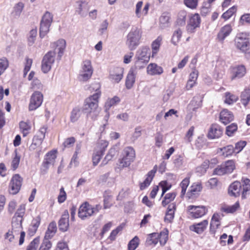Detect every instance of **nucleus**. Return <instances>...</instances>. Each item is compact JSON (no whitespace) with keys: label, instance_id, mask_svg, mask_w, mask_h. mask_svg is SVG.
I'll return each mask as SVG.
<instances>
[{"label":"nucleus","instance_id":"f257e3e1","mask_svg":"<svg viewBox=\"0 0 250 250\" xmlns=\"http://www.w3.org/2000/svg\"><path fill=\"white\" fill-rule=\"evenodd\" d=\"M95 85L96 89L95 93L84 100L82 109L83 112L86 113L87 116L90 117L93 120H95L99 114L98 103L99 99L101 95L99 90L100 85L96 83Z\"/></svg>","mask_w":250,"mask_h":250},{"label":"nucleus","instance_id":"f03ea898","mask_svg":"<svg viewBox=\"0 0 250 250\" xmlns=\"http://www.w3.org/2000/svg\"><path fill=\"white\" fill-rule=\"evenodd\" d=\"M234 44L237 49L245 54L247 59H250V42L248 34H237L234 39Z\"/></svg>","mask_w":250,"mask_h":250},{"label":"nucleus","instance_id":"7ed1b4c3","mask_svg":"<svg viewBox=\"0 0 250 250\" xmlns=\"http://www.w3.org/2000/svg\"><path fill=\"white\" fill-rule=\"evenodd\" d=\"M142 31L137 27H133L126 37L125 44L130 50L135 49L140 44Z\"/></svg>","mask_w":250,"mask_h":250},{"label":"nucleus","instance_id":"20e7f679","mask_svg":"<svg viewBox=\"0 0 250 250\" xmlns=\"http://www.w3.org/2000/svg\"><path fill=\"white\" fill-rule=\"evenodd\" d=\"M102 208L100 205H96L93 207L88 202H85L81 205L78 211L79 217L85 220L93 215L97 214Z\"/></svg>","mask_w":250,"mask_h":250},{"label":"nucleus","instance_id":"39448f33","mask_svg":"<svg viewBox=\"0 0 250 250\" xmlns=\"http://www.w3.org/2000/svg\"><path fill=\"white\" fill-rule=\"evenodd\" d=\"M93 72V69L91 61L89 60L83 61L81 69L78 76L79 81L83 82L87 81L91 78Z\"/></svg>","mask_w":250,"mask_h":250},{"label":"nucleus","instance_id":"423d86ee","mask_svg":"<svg viewBox=\"0 0 250 250\" xmlns=\"http://www.w3.org/2000/svg\"><path fill=\"white\" fill-rule=\"evenodd\" d=\"M122 156V158L119 160L120 166L122 167H128L135 159V150L132 147H126L124 149Z\"/></svg>","mask_w":250,"mask_h":250},{"label":"nucleus","instance_id":"0eeeda50","mask_svg":"<svg viewBox=\"0 0 250 250\" xmlns=\"http://www.w3.org/2000/svg\"><path fill=\"white\" fill-rule=\"evenodd\" d=\"M167 238L168 231L167 229L161 232L160 234L157 233H153L148 236L146 240V244L147 246L156 245L158 243L159 238L160 244L164 245L167 241Z\"/></svg>","mask_w":250,"mask_h":250},{"label":"nucleus","instance_id":"6e6552de","mask_svg":"<svg viewBox=\"0 0 250 250\" xmlns=\"http://www.w3.org/2000/svg\"><path fill=\"white\" fill-rule=\"evenodd\" d=\"M108 146V142L105 140H100L97 143L92 156L94 166L99 163Z\"/></svg>","mask_w":250,"mask_h":250},{"label":"nucleus","instance_id":"1a4fd4ad","mask_svg":"<svg viewBox=\"0 0 250 250\" xmlns=\"http://www.w3.org/2000/svg\"><path fill=\"white\" fill-rule=\"evenodd\" d=\"M55 51H48L43 56L41 65V69L43 73H47L50 71L55 62Z\"/></svg>","mask_w":250,"mask_h":250},{"label":"nucleus","instance_id":"9d476101","mask_svg":"<svg viewBox=\"0 0 250 250\" xmlns=\"http://www.w3.org/2000/svg\"><path fill=\"white\" fill-rule=\"evenodd\" d=\"M22 219L20 218H13L12 221V229L9 230L12 233L17 236L20 234L19 245H21L24 241L25 233L22 231Z\"/></svg>","mask_w":250,"mask_h":250},{"label":"nucleus","instance_id":"9b49d317","mask_svg":"<svg viewBox=\"0 0 250 250\" xmlns=\"http://www.w3.org/2000/svg\"><path fill=\"white\" fill-rule=\"evenodd\" d=\"M56 150H51L48 152L45 156L44 161L41 167V174H45L50 165H53L56 158Z\"/></svg>","mask_w":250,"mask_h":250},{"label":"nucleus","instance_id":"f8f14e48","mask_svg":"<svg viewBox=\"0 0 250 250\" xmlns=\"http://www.w3.org/2000/svg\"><path fill=\"white\" fill-rule=\"evenodd\" d=\"M22 178L19 174H16L13 176L9 185V193L15 195L17 194L21 187Z\"/></svg>","mask_w":250,"mask_h":250},{"label":"nucleus","instance_id":"ddd939ff","mask_svg":"<svg viewBox=\"0 0 250 250\" xmlns=\"http://www.w3.org/2000/svg\"><path fill=\"white\" fill-rule=\"evenodd\" d=\"M135 58L137 59L136 64L139 63L145 64L148 62L150 59V50L148 47H143L139 49L136 53Z\"/></svg>","mask_w":250,"mask_h":250},{"label":"nucleus","instance_id":"4468645a","mask_svg":"<svg viewBox=\"0 0 250 250\" xmlns=\"http://www.w3.org/2000/svg\"><path fill=\"white\" fill-rule=\"evenodd\" d=\"M43 101V95L41 92L36 91L32 95L29 105V110H34L40 107Z\"/></svg>","mask_w":250,"mask_h":250},{"label":"nucleus","instance_id":"2eb2a0df","mask_svg":"<svg viewBox=\"0 0 250 250\" xmlns=\"http://www.w3.org/2000/svg\"><path fill=\"white\" fill-rule=\"evenodd\" d=\"M200 22L201 19L199 14H195L191 16L186 27L188 32L189 33H194L195 29L199 27Z\"/></svg>","mask_w":250,"mask_h":250},{"label":"nucleus","instance_id":"dca6fc26","mask_svg":"<svg viewBox=\"0 0 250 250\" xmlns=\"http://www.w3.org/2000/svg\"><path fill=\"white\" fill-rule=\"evenodd\" d=\"M187 209L191 217L194 218L201 217L207 212V209L205 206L190 205L188 207Z\"/></svg>","mask_w":250,"mask_h":250},{"label":"nucleus","instance_id":"f3484780","mask_svg":"<svg viewBox=\"0 0 250 250\" xmlns=\"http://www.w3.org/2000/svg\"><path fill=\"white\" fill-rule=\"evenodd\" d=\"M52 48H54L55 50L53 51L57 53V60L60 61L64 53V50L66 47V42L63 39H60L56 42L51 44Z\"/></svg>","mask_w":250,"mask_h":250},{"label":"nucleus","instance_id":"a211bd4d","mask_svg":"<svg viewBox=\"0 0 250 250\" xmlns=\"http://www.w3.org/2000/svg\"><path fill=\"white\" fill-rule=\"evenodd\" d=\"M246 73V69L244 65H239L231 69L230 79L234 80L243 77Z\"/></svg>","mask_w":250,"mask_h":250},{"label":"nucleus","instance_id":"6ab92c4d","mask_svg":"<svg viewBox=\"0 0 250 250\" xmlns=\"http://www.w3.org/2000/svg\"><path fill=\"white\" fill-rule=\"evenodd\" d=\"M124 69L122 67H116L111 71L109 79L115 83H118L123 77Z\"/></svg>","mask_w":250,"mask_h":250},{"label":"nucleus","instance_id":"aec40b11","mask_svg":"<svg viewBox=\"0 0 250 250\" xmlns=\"http://www.w3.org/2000/svg\"><path fill=\"white\" fill-rule=\"evenodd\" d=\"M232 31L231 26L228 24L221 28L217 34V39L219 42H223L229 36Z\"/></svg>","mask_w":250,"mask_h":250},{"label":"nucleus","instance_id":"412c9836","mask_svg":"<svg viewBox=\"0 0 250 250\" xmlns=\"http://www.w3.org/2000/svg\"><path fill=\"white\" fill-rule=\"evenodd\" d=\"M223 133L222 128L218 125H212L208 131V136L210 139L218 138Z\"/></svg>","mask_w":250,"mask_h":250},{"label":"nucleus","instance_id":"4be33fe9","mask_svg":"<svg viewBox=\"0 0 250 250\" xmlns=\"http://www.w3.org/2000/svg\"><path fill=\"white\" fill-rule=\"evenodd\" d=\"M136 74V68H131L126 77L125 82V85L127 89H130L133 86L135 83Z\"/></svg>","mask_w":250,"mask_h":250},{"label":"nucleus","instance_id":"5701e85b","mask_svg":"<svg viewBox=\"0 0 250 250\" xmlns=\"http://www.w3.org/2000/svg\"><path fill=\"white\" fill-rule=\"evenodd\" d=\"M119 149L117 146H114L108 150V153L105 156L104 159L101 164V166L106 165L108 162L111 160L118 154Z\"/></svg>","mask_w":250,"mask_h":250},{"label":"nucleus","instance_id":"b1692460","mask_svg":"<svg viewBox=\"0 0 250 250\" xmlns=\"http://www.w3.org/2000/svg\"><path fill=\"white\" fill-rule=\"evenodd\" d=\"M143 4V1H140L138 2L136 5L135 14L136 16L139 18H141L142 16L147 15L149 10L150 5L148 3H146L145 4L142 11H141V9L142 7Z\"/></svg>","mask_w":250,"mask_h":250},{"label":"nucleus","instance_id":"393cba45","mask_svg":"<svg viewBox=\"0 0 250 250\" xmlns=\"http://www.w3.org/2000/svg\"><path fill=\"white\" fill-rule=\"evenodd\" d=\"M24 7V4L22 2H19L15 4L11 13V17L13 19H18L20 18Z\"/></svg>","mask_w":250,"mask_h":250},{"label":"nucleus","instance_id":"a878e982","mask_svg":"<svg viewBox=\"0 0 250 250\" xmlns=\"http://www.w3.org/2000/svg\"><path fill=\"white\" fill-rule=\"evenodd\" d=\"M147 73L150 75H160L163 73V68L155 63L149 64L147 67Z\"/></svg>","mask_w":250,"mask_h":250},{"label":"nucleus","instance_id":"bb28decb","mask_svg":"<svg viewBox=\"0 0 250 250\" xmlns=\"http://www.w3.org/2000/svg\"><path fill=\"white\" fill-rule=\"evenodd\" d=\"M176 209V204L174 203L169 204L166 212L165 221L167 223H171L174 219L175 212Z\"/></svg>","mask_w":250,"mask_h":250},{"label":"nucleus","instance_id":"cd10ccee","mask_svg":"<svg viewBox=\"0 0 250 250\" xmlns=\"http://www.w3.org/2000/svg\"><path fill=\"white\" fill-rule=\"evenodd\" d=\"M242 188L240 182L235 181L232 183L229 188V193L231 196L237 197L240 195Z\"/></svg>","mask_w":250,"mask_h":250},{"label":"nucleus","instance_id":"c85d7f7f","mask_svg":"<svg viewBox=\"0 0 250 250\" xmlns=\"http://www.w3.org/2000/svg\"><path fill=\"white\" fill-rule=\"evenodd\" d=\"M68 219V212L67 211H65L59 221V228L62 231L64 232L68 229L69 227Z\"/></svg>","mask_w":250,"mask_h":250},{"label":"nucleus","instance_id":"c756f323","mask_svg":"<svg viewBox=\"0 0 250 250\" xmlns=\"http://www.w3.org/2000/svg\"><path fill=\"white\" fill-rule=\"evenodd\" d=\"M202 187L200 183H193L189 188L188 191L187 192V196L188 198H192L194 196L198 195L201 191Z\"/></svg>","mask_w":250,"mask_h":250},{"label":"nucleus","instance_id":"7c9ffc66","mask_svg":"<svg viewBox=\"0 0 250 250\" xmlns=\"http://www.w3.org/2000/svg\"><path fill=\"white\" fill-rule=\"evenodd\" d=\"M233 115L228 109L223 110L220 114V120L225 125L230 123L233 120Z\"/></svg>","mask_w":250,"mask_h":250},{"label":"nucleus","instance_id":"2f4dec72","mask_svg":"<svg viewBox=\"0 0 250 250\" xmlns=\"http://www.w3.org/2000/svg\"><path fill=\"white\" fill-rule=\"evenodd\" d=\"M156 166H155L153 169L149 171L147 174V177L144 181L140 184V189L143 190L147 187L150 184L153 177L155 175V173L156 172Z\"/></svg>","mask_w":250,"mask_h":250},{"label":"nucleus","instance_id":"473e14b6","mask_svg":"<svg viewBox=\"0 0 250 250\" xmlns=\"http://www.w3.org/2000/svg\"><path fill=\"white\" fill-rule=\"evenodd\" d=\"M77 7L76 10V13L82 17H84L87 15L88 9L87 3L83 1H79L77 2Z\"/></svg>","mask_w":250,"mask_h":250},{"label":"nucleus","instance_id":"72a5a7b5","mask_svg":"<svg viewBox=\"0 0 250 250\" xmlns=\"http://www.w3.org/2000/svg\"><path fill=\"white\" fill-rule=\"evenodd\" d=\"M208 225V220H204L200 223L193 224L191 227V229L198 234H201L206 229Z\"/></svg>","mask_w":250,"mask_h":250},{"label":"nucleus","instance_id":"f704fd0d","mask_svg":"<svg viewBox=\"0 0 250 250\" xmlns=\"http://www.w3.org/2000/svg\"><path fill=\"white\" fill-rule=\"evenodd\" d=\"M57 229L56 223L55 222H51L48 227L44 238L49 240L55 234Z\"/></svg>","mask_w":250,"mask_h":250},{"label":"nucleus","instance_id":"c9c22d12","mask_svg":"<svg viewBox=\"0 0 250 250\" xmlns=\"http://www.w3.org/2000/svg\"><path fill=\"white\" fill-rule=\"evenodd\" d=\"M218 153L225 157L231 156L233 153H235L234 147L232 145H228L222 148H220Z\"/></svg>","mask_w":250,"mask_h":250},{"label":"nucleus","instance_id":"e433bc0d","mask_svg":"<svg viewBox=\"0 0 250 250\" xmlns=\"http://www.w3.org/2000/svg\"><path fill=\"white\" fill-rule=\"evenodd\" d=\"M220 215L218 214H214L212 217L210 224V231L214 233L216 229L220 226Z\"/></svg>","mask_w":250,"mask_h":250},{"label":"nucleus","instance_id":"4c0bfd02","mask_svg":"<svg viewBox=\"0 0 250 250\" xmlns=\"http://www.w3.org/2000/svg\"><path fill=\"white\" fill-rule=\"evenodd\" d=\"M240 101L245 107L249 104L250 101V88H246L241 92Z\"/></svg>","mask_w":250,"mask_h":250},{"label":"nucleus","instance_id":"58836bf2","mask_svg":"<svg viewBox=\"0 0 250 250\" xmlns=\"http://www.w3.org/2000/svg\"><path fill=\"white\" fill-rule=\"evenodd\" d=\"M82 114V109L80 107H75L71 112L70 116V121L74 123L78 121Z\"/></svg>","mask_w":250,"mask_h":250},{"label":"nucleus","instance_id":"ea45409f","mask_svg":"<svg viewBox=\"0 0 250 250\" xmlns=\"http://www.w3.org/2000/svg\"><path fill=\"white\" fill-rule=\"evenodd\" d=\"M225 100L226 104H232L236 102L238 100V97L230 92H227L225 93Z\"/></svg>","mask_w":250,"mask_h":250},{"label":"nucleus","instance_id":"a19ab883","mask_svg":"<svg viewBox=\"0 0 250 250\" xmlns=\"http://www.w3.org/2000/svg\"><path fill=\"white\" fill-rule=\"evenodd\" d=\"M162 41V37L159 36L155 40H154L151 44L152 46V56L154 57L159 51L161 43Z\"/></svg>","mask_w":250,"mask_h":250},{"label":"nucleus","instance_id":"79ce46f5","mask_svg":"<svg viewBox=\"0 0 250 250\" xmlns=\"http://www.w3.org/2000/svg\"><path fill=\"white\" fill-rule=\"evenodd\" d=\"M120 102V99L117 96H114L112 98L108 99L105 104L106 112H107L110 107L116 105Z\"/></svg>","mask_w":250,"mask_h":250},{"label":"nucleus","instance_id":"37998d69","mask_svg":"<svg viewBox=\"0 0 250 250\" xmlns=\"http://www.w3.org/2000/svg\"><path fill=\"white\" fill-rule=\"evenodd\" d=\"M20 128L23 137L26 136L30 132L31 125L27 122L21 121L20 123Z\"/></svg>","mask_w":250,"mask_h":250},{"label":"nucleus","instance_id":"c03bdc74","mask_svg":"<svg viewBox=\"0 0 250 250\" xmlns=\"http://www.w3.org/2000/svg\"><path fill=\"white\" fill-rule=\"evenodd\" d=\"M239 208V203L238 202H236L234 205L232 206H223L221 210L222 211L225 212L226 213H233L236 211Z\"/></svg>","mask_w":250,"mask_h":250},{"label":"nucleus","instance_id":"a18cd8bd","mask_svg":"<svg viewBox=\"0 0 250 250\" xmlns=\"http://www.w3.org/2000/svg\"><path fill=\"white\" fill-rule=\"evenodd\" d=\"M182 35V31L181 29L178 28L175 30L171 38V42L174 45H177L181 38Z\"/></svg>","mask_w":250,"mask_h":250},{"label":"nucleus","instance_id":"49530a36","mask_svg":"<svg viewBox=\"0 0 250 250\" xmlns=\"http://www.w3.org/2000/svg\"><path fill=\"white\" fill-rule=\"evenodd\" d=\"M176 194L175 192L168 193L166 194L162 202L163 206L165 207L172 201L175 198Z\"/></svg>","mask_w":250,"mask_h":250},{"label":"nucleus","instance_id":"de8ad7c7","mask_svg":"<svg viewBox=\"0 0 250 250\" xmlns=\"http://www.w3.org/2000/svg\"><path fill=\"white\" fill-rule=\"evenodd\" d=\"M43 139H41V138L39 137L38 135H35L33 139L32 143L30 145L29 148L30 150H34L37 147L40 146L41 144H42V142L43 141Z\"/></svg>","mask_w":250,"mask_h":250},{"label":"nucleus","instance_id":"09e8293b","mask_svg":"<svg viewBox=\"0 0 250 250\" xmlns=\"http://www.w3.org/2000/svg\"><path fill=\"white\" fill-rule=\"evenodd\" d=\"M186 17L187 12L184 10L180 11L178 15L177 24L181 26L184 25L186 23Z\"/></svg>","mask_w":250,"mask_h":250},{"label":"nucleus","instance_id":"8fccbe9b","mask_svg":"<svg viewBox=\"0 0 250 250\" xmlns=\"http://www.w3.org/2000/svg\"><path fill=\"white\" fill-rule=\"evenodd\" d=\"M223 165L227 174L231 173L235 168L234 162L232 160H229Z\"/></svg>","mask_w":250,"mask_h":250},{"label":"nucleus","instance_id":"3c124183","mask_svg":"<svg viewBox=\"0 0 250 250\" xmlns=\"http://www.w3.org/2000/svg\"><path fill=\"white\" fill-rule=\"evenodd\" d=\"M9 66V62L6 57L0 58V76L1 75Z\"/></svg>","mask_w":250,"mask_h":250},{"label":"nucleus","instance_id":"603ef678","mask_svg":"<svg viewBox=\"0 0 250 250\" xmlns=\"http://www.w3.org/2000/svg\"><path fill=\"white\" fill-rule=\"evenodd\" d=\"M50 25V24L41 22L40 28V36L41 38H43L47 34Z\"/></svg>","mask_w":250,"mask_h":250},{"label":"nucleus","instance_id":"864d4df0","mask_svg":"<svg viewBox=\"0 0 250 250\" xmlns=\"http://www.w3.org/2000/svg\"><path fill=\"white\" fill-rule=\"evenodd\" d=\"M53 21V15L50 12L46 11L42 16L41 23L51 24Z\"/></svg>","mask_w":250,"mask_h":250},{"label":"nucleus","instance_id":"5fc2aeb1","mask_svg":"<svg viewBox=\"0 0 250 250\" xmlns=\"http://www.w3.org/2000/svg\"><path fill=\"white\" fill-rule=\"evenodd\" d=\"M189 184V178L186 177L181 182L180 187L182 188L181 196L183 197L185 195L187 188Z\"/></svg>","mask_w":250,"mask_h":250},{"label":"nucleus","instance_id":"6e6d98bb","mask_svg":"<svg viewBox=\"0 0 250 250\" xmlns=\"http://www.w3.org/2000/svg\"><path fill=\"white\" fill-rule=\"evenodd\" d=\"M236 7L233 6L230 8L228 10L224 13L222 15V18L225 21L229 19L236 11Z\"/></svg>","mask_w":250,"mask_h":250},{"label":"nucleus","instance_id":"4d7b16f0","mask_svg":"<svg viewBox=\"0 0 250 250\" xmlns=\"http://www.w3.org/2000/svg\"><path fill=\"white\" fill-rule=\"evenodd\" d=\"M237 130V125L232 123L226 127V133L229 136H231Z\"/></svg>","mask_w":250,"mask_h":250},{"label":"nucleus","instance_id":"13d9d810","mask_svg":"<svg viewBox=\"0 0 250 250\" xmlns=\"http://www.w3.org/2000/svg\"><path fill=\"white\" fill-rule=\"evenodd\" d=\"M139 239L137 236H135L128 243V250H135L139 245Z\"/></svg>","mask_w":250,"mask_h":250},{"label":"nucleus","instance_id":"bf43d9fd","mask_svg":"<svg viewBox=\"0 0 250 250\" xmlns=\"http://www.w3.org/2000/svg\"><path fill=\"white\" fill-rule=\"evenodd\" d=\"M37 35V29H32L30 31L29 36L28 38V44L29 45H32L36 38Z\"/></svg>","mask_w":250,"mask_h":250},{"label":"nucleus","instance_id":"052dcab7","mask_svg":"<svg viewBox=\"0 0 250 250\" xmlns=\"http://www.w3.org/2000/svg\"><path fill=\"white\" fill-rule=\"evenodd\" d=\"M40 243V238L39 237L35 238L29 244L26 250H36Z\"/></svg>","mask_w":250,"mask_h":250},{"label":"nucleus","instance_id":"680f3d73","mask_svg":"<svg viewBox=\"0 0 250 250\" xmlns=\"http://www.w3.org/2000/svg\"><path fill=\"white\" fill-rule=\"evenodd\" d=\"M247 142L245 141H240L235 144V147H234V151L236 153H238L242 150L243 148L246 146Z\"/></svg>","mask_w":250,"mask_h":250},{"label":"nucleus","instance_id":"e2e57ef3","mask_svg":"<svg viewBox=\"0 0 250 250\" xmlns=\"http://www.w3.org/2000/svg\"><path fill=\"white\" fill-rule=\"evenodd\" d=\"M173 163L176 167L178 168L182 167L184 163V156L182 155H176Z\"/></svg>","mask_w":250,"mask_h":250},{"label":"nucleus","instance_id":"0e129e2a","mask_svg":"<svg viewBox=\"0 0 250 250\" xmlns=\"http://www.w3.org/2000/svg\"><path fill=\"white\" fill-rule=\"evenodd\" d=\"M66 199V193L63 187H62L60 190V193L58 196V201L61 204L63 203Z\"/></svg>","mask_w":250,"mask_h":250},{"label":"nucleus","instance_id":"69168bd1","mask_svg":"<svg viewBox=\"0 0 250 250\" xmlns=\"http://www.w3.org/2000/svg\"><path fill=\"white\" fill-rule=\"evenodd\" d=\"M24 212L25 205L23 204L20 205L15 213V216H14L13 218H20L22 219V216L24 214Z\"/></svg>","mask_w":250,"mask_h":250},{"label":"nucleus","instance_id":"338daca9","mask_svg":"<svg viewBox=\"0 0 250 250\" xmlns=\"http://www.w3.org/2000/svg\"><path fill=\"white\" fill-rule=\"evenodd\" d=\"M51 247L52 244L51 242L49 240L44 238L39 250H49Z\"/></svg>","mask_w":250,"mask_h":250},{"label":"nucleus","instance_id":"774afa93","mask_svg":"<svg viewBox=\"0 0 250 250\" xmlns=\"http://www.w3.org/2000/svg\"><path fill=\"white\" fill-rule=\"evenodd\" d=\"M108 24L109 23L107 20H104L101 23L100 28L98 30L101 35H103L104 33L107 29Z\"/></svg>","mask_w":250,"mask_h":250}]
</instances>
